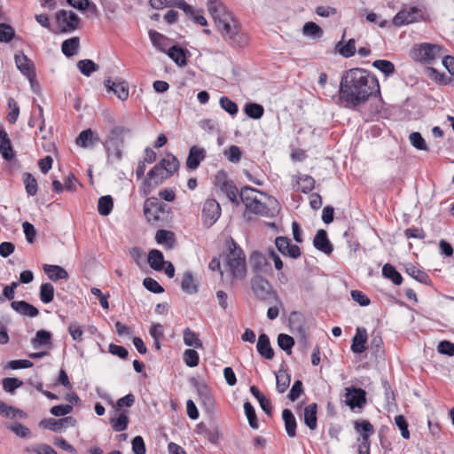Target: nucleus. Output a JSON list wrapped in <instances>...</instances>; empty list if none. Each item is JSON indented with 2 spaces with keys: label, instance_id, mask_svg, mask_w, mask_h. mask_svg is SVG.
Returning a JSON list of instances; mask_svg holds the SVG:
<instances>
[{
  "label": "nucleus",
  "instance_id": "1",
  "mask_svg": "<svg viewBox=\"0 0 454 454\" xmlns=\"http://www.w3.org/2000/svg\"><path fill=\"white\" fill-rule=\"evenodd\" d=\"M339 93L346 106L356 107L380 94L379 81L365 69L351 68L343 73Z\"/></svg>",
  "mask_w": 454,
  "mask_h": 454
},
{
  "label": "nucleus",
  "instance_id": "2",
  "mask_svg": "<svg viewBox=\"0 0 454 454\" xmlns=\"http://www.w3.org/2000/svg\"><path fill=\"white\" fill-rule=\"evenodd\" d=\"M131 129L124 126H113L103 142L107 156V163L113 165L122 160L125 147L124 137L129 135Z\"/></svg>",
  "mask_w": 454,
  "mask_h": 454
},
{
  "label": "nucleus",
  "instance_id": "3",
  "mask_svg": "<svg viewBox=\"0 0 454 454\" xmlns=\"http://www.w3.org/2000/svg\"><path fill=\"white\" fill-rule=\"evenodd\" d=\"M226 247L225 262L231 276L237 279L245 278L247 275V264L243 250L231 238L226 240Z\"/></svg>",
  "mask_w": 454,
  "mask_h": 454
},
{
  "label": "nucleus",
  "instance_id": "4",
  "mask_svg": "<svg viewBox=\"0 0 454 454\" xmlns=\"http://www.w3.org/2000/svg\"><path fill=\"white\" fill-rule=\"evenodd\" d=\"M216 27L224 41L231 46L243 47L247 43L246 35L240 33L239 24L232 16L222 20Z\"/></svg>",
  "mask_w": 454,
  "mask_h": 454
},
{
  "label": "nucleus",
  "instance_id": "5",
  "mask_svg": "<svg viewBox=\"0 0 454 454\" xmlns=\"http://www.w3.org/2000/svg\"><path fill=\"white\" fill-rule=\"evenodd\" d=\"M251 289L258 300L267 304L277 303L282 307L283 304L278 294L273 289L271 284L262 275L255 274L251 278Z\"/></svg>",
  "mask_w": 454,
  "mask_h": 454
},
{
  "label": "nucleus",
  "instance_id": "6",
  "mask_svg": "<svg viewBox=\"0 0 454 454\" xmlns=\"http://www.w3.org/2000/svg\"><path fill=\"white\" fill-rule=\"evenodd\" d=\"M442 51V47L438 44L422 43L413 46L411 56L417 62L431 65L440 58Z\"/></svg>",
  "mask_w": 454,
  "mask_h": 454
},
{
  "label": "nucleus",
  "instance_id": "7",
  "mask_svg": "<svg viewBox=\"0 0 454 454\" xmlns=\"http://www.w3.org/2000/svg\"><path fill=\"white\" fill-rule=\"evenodd\" d=\"M255 192H257L255 189L245 186L239 192V199L244 203L247 211L256 215H265L268 210L267 207L254 196Z\"/></svg>",
  "mask_w": 454,
  "mask_h": 454
},
{
  "label": "nucleus",
  "instance_id": "8",
  "mask_svg": "<svg viewBox=\"0 0 454 454\" xmlns=\"http://www.w3.org/2000/svg\"><path fill=\"white\" fill-rule=\"evenodd\" d=\"M157 163L148 173L147 176L143 181V192L149 194L153 188L161 184L165 180L170 177L168 172Z\"/></svg>",
  "mask_w": 454,
  "mask_h": 454
},
{
  "label": "nucleus",
  "instance_id": "9",
  "mask_svg": "<svg viewBox=\"0 0 454 454\" xmlns=\"http://www.w3.org/2000/svg\"><path fill=\"white\" fill-rule=\"evenodd\" d=\"M423 20L421 9L416 6L404 7L393 18V25L402 27Z\"/></svg>",
  "mask_w": 454,
  "mask_h": 454
},
{
  "label": "nucleus",
  "instance_id": "10",
  "mask_svg": "<svg viewBox=\"0 0 454 454\" xmlns=\"http://www.w3.org/2000/svg\"><path fill=\"white\" fill-rule=\"evenodd\" d=\"M55 19L62 33L74 31L80 23V18L72 11L60 10L55 14Z\"/></svg>",
  "mask_w": 454,
  "mask_h": 454
},
{
  "label": "nucleus",
  "instance_id": "11",
  "mask_svg": "<svg viewBox=\"0 0 454 454\" xmlns=\"http://www.w3.org/2000/svg\"><path fill=\"white\" fill-rule=\"evenodd\" d=\"M167 205L160 202L158 199L151 197L144 203V215L148 223H154L160 219V215L165 212Z\"/></svg>",
  "mask_w": 454,
  "mask_h": 454
},
{
  "label": "nucleus",
  "instance_id": "12",
  "mask_svg": "<svg viewBox=\"0 0 454 454\" xmlns=\"http://www.w3.org/2000/svg\"><path fill=\"white\" fill-rule=\"evenodd\" d=\"M221 215L220 204L215 199H207L202 208V220L206 227H211Z\"/></svg>",
  "mask_w": 454,
  "mask_h": 454
},
{
  "label": "nucleus",
  "instance_id": "13",
  "mask_svg": "<svg viewBox=\"0 0 454 454\" xmlns=\"http://www.w3.org/2000/svg\"><path fill=\"white\" fill-rule=\"evenodd\" d=\"M345 403L350 409L362 408L366 403L365 390L355 387L346 388Z\"/></svg>",
  "mask_w": 454,
  "mask_h": 454
},
{
  "label": "nucleus",
  "instance_id": "14",
  "mask_svg": "<svg viewBox=\"0 0 454 454\" xmlns=\"http://www.w3.org/2000/svg\"><path fill=\"white\" fill-rule=\"evenodd\" d=\"M15 63L18 67V69L26 75L31 83L33 82V79L35 76L34 68H33V63L31 60L26 56L23 51H19L14 56Z\"/></svg>",
  "mask_w": 454,
  "mask_h": 454
},
{
  "label": "nucleus",
  "instance_id": "15",
  "mask_svg": "<svg viewBox=\"0 0 454 454\" xmlns=\"http://www.w3.org/2000/svg\"><path fill=\"white\" fill-rule=\"evenodd\" d=\"M207 9L210 15L214 19L215 25L220 23L222 20L231 16V12H228L224 4L217 0H208Z\"/></svg>",
  "mask_w": 454,
  "mask_h": 454
},
{
  "label": "nucleus",
  "instance_id": "16",
  "mask_svg": "<svg viewBox=\"0 0 454 454\" xmlns=\"http://www.w3.org/2000/svg\"><path fill=\"white\" fill-rule=\"evenodd\" d=\"M313 246L318 251L325 253V254H331L333 251V247L327 237V232L320 229L317 231L314 239Z\"/></svg>",
  "mask_w": 454,
  "mask_h": 454
},
{
  "label": "nucleus",
  "instance_id": "17",
  "mask_svg": "<svg viewBox=\"0 0 454 454\" xmlns=\"http://www.w3.org/2000/svg\"><path fill=\"white\" fill-rule=\"evenodd\" d=\"M206 154L204 148L196 145L192 146L186 159V167L190 169L198 168L200 162L206 158Z\"/></svg>",
  "mask_w": 454,
  "mask_h": 454
},
{
  "label": "nucleus",
  "instance_id": "18",
  "mask_svg": "<svg viewBox=\"0 0 454 454\" xmlns=\"http://www.w3.org/2000/svg\"><path fill=\"white\" fill-rule=\"evenodd\" d=\"M104 84L108 92H110V91L114 92V95L121 101H124L128 98L129 89L125 85L124 82H118V81L114 82L111 80V78H108L105 81Z\"/></svg>",
  "mask_w": 454,
  "mask_h": 454
},
{
  "label": "nucleus",
  "instance_id": "19",
  "mask_svg": "<svg viewBox=\"0 0 454 454\" xmlns=\"http://www.w3.org/2000/svg\"><path fill=\"white\" fill-rule=\"evenodd\" d=\"M76 145L82 148H91L98 142H99V137L91 129L82 130L76 137Z\"/></svg>",
  "mask_w": 454,
  "mask_h": 454
},
{
  "label": "nucleus",
  "instance_id": "20",
  "mask_svg": "<svg viewBox=\"0 0 454 454\" xmlns=\"http://www.w3.org/2000/svg\"><path fill=\"white\" fill-rule=\"evenodd\" d=\"M250 263L254 273L260 274L268 271L270 264L266 257L259 251H254L250 255Z\"/></svg>",
  "mask_w": 454,
  "mask_h": 454
},
{
  "label": "nucleus",
  "instance_id": "21",
  "mask_svg": "<svg viewBox=\"0 0 454 454\" xmlns=\"http://www.w3.org/2000/svg\"><path fill=\"white\" fill-rule=\"evenodd\" d=\"M257 352L265 359L271 360L274 357V350L271 348L270 338L266 333H261L256 344Z\"/></svg>",
  "mask_w": 454,
  "mask_h": 454
},
{
  "label": "nucleus",
  "instance_id": "22",
  "mask_svg": "<svg viewBox=\"0 0 454 454\" xmlns=\"http://www.w3.org/2000/svg\"><path fill=\"white\" fill-rule=\"evenodd\" d=\"M367 341V332L365 328L357 327L356 333L352 339L351 350L355 354H361L365 350Z\"/></svg>",
  "mask_w": 454,
  "mask_h": 454
},
{
  "label": "nucleus",
  "instance_id": "23",
  "mask_svg": "<svg viewBox=\"0 0 454 454\" xmlns=\"http://www.w3.org/2000/svg\"><path fill=\"white\" fill-rule=\"evenodd\" d=\"M11 307L22 316L35 317L39 315L38 309L25 301H12Z\"/></svg>",
  "mask_w": 454,
  "mask_h": 454
},
{
  "label": "nucleus",
  "instance_id": "24",
  "mask_svg": "<svg viewBox=\"0 0 454 454\" xmlns=\"http://www.w3.org/2000/svg\"><path fill=\"white\" fill-rule=\"evenodd\" d=\"M305 320L301 314L294 311L289 317V325L292 331L296 332L301 339H306Z\"/></svg>",
  "mask_w": 454,
  "mask_h": 454
},
{
  "label": "nucleus",
  "instance_id": "25",
  "mask_svg": "<svg viewBox=\"0 0 454 454\" xmlns=\"http://www.w3.org/2000/svg\"><path fill=\"white\" fill-rule=\"evenodd\" d=\"M43 269L47 277L54 282L61 279L67 280L68 278L67 271L61 266L44 264Z\"/></svg>",
  "mask_w": 454,
  "mask_h": 454
},
{
  "label": "nucleus",
  "instance_id": "26",
  "mask_svg": "<svg viewBox=\"0 0 454 454\" xmlns=\"http://www.w3.org/2000/svg\"><path fill=\"white\" fill-rule=\"evenodd\" d=\"M317 404L310 403L304 408V424L310 429L315 430L317 427Z\"/></svg>",
  "mask_w": 454,
  "mask_h": 454
},
{
  "label": "nucleus",
  "instance_id": "27",
  "mask_svg": "<svg viewBox=\"0 0 454 454\" xmlns=\"http://www.w3.org/2000/svg\"><path fill=\"white\" fill-rule=\"evenodd\" d=\"M282 419L285 423V429L287 435L291 438L296 436L297 423L294 415L289 409H285L282 411Z\"/></svg>",
  "mask_w": 454,
  "mask_h": 454
},
{
  "label": "nucleus",
  "instance_id": "28",
  "mask_svg": "<svg viewBox=\"0 0 454 454\" xmlns=\"http://www.w3.org/2000/svg\"><path fill=\"white\" fill-rule=\"evenodd\" d=\"M167 54L178 67H183L186 66V51L179 46H171L168 50Z\"/></svg>",
  "mask_w": 454,
  "mask_h": 454
},
{
  "label": "nucleus",
  "instance_id": "29",
  "mask_svg": "<svg viewBox=\"0 0 454 454\" xmlns=\"http://www.w3.org/2000/svg\"><path fill=\"white\" fill-rule=\"evenodd\" d=\"M0 153L6 160H11L14 157L11 141L4 130H0Z\"/></svg>",
  "mask_w": 454,
  "mask_h": 454
},
{
  "label": "nucleus",
  "instance_id": "30",
  "mask_svg": "<svg viewBox=\"0 0 454 454\" xmlns=\"http://www.w3.org/2000/svg\"><path fill=\"white\" fill-rule=\"evenodd\" d=\"M182 290L188 294H194L198 292V284L191 271H185L181 282Z\"/></svg>",
  "mask_w": 454,
  "mask_h": 454
},
{
  "label": "nucleus",
  "instance_id": "31",
  "mask_svg": "<svg viewBox=\"0 0 454 454\" xmlns=\"http://www.w3.org/2000/svg\"><path fill=\"white\" fill-rule=\"evenodd\" d=\"M405 272L412 278L419 283L428 285L430 283V278L427 272L417 268L413 264H408L405 267Z\"/></svg>",
  "mask_w": 454,
  "mask_h": 454
},
{
  "label": "nucleus",
  "instance_id": "32",
  "mask_svg": "<svg viewBox=\"0 0 454 454\" xmlns=\"http://www.w3.org/2000/svg\"><path fill=\"white\" fill-rule=\"evenodd\" d=\"M148 263L154 270H161L166 263L163 254L158 249H152L148 254Z\"/></svg>",
  "mask_w": 454,
  "mask_h": 454
},
{
  "label": "nucleus",
  "instance_id": "33",
  "mask_svg": "<svg viewBox=\"0 0 454 454\" xmlns=\"http://www.w3.org/2000/svg\"><path fill=\"white\" fill-rule=\"evenodd\" d=\"M149 37L154 47L160 51H166V49L169 44V40L167 36L155 30H150Z\"/></svg>",
  "mask_w": 454,
  "mask_h": 454
},
{
  "label": "nucleus",
  "instance_id": "34",
  "mask_svg": "<svg viewBox=\"0 0 454 454\" xmlns=\"http://www.w3.org/2000/svg\"><path fill=\"white\" fill-rule=\"evenodd\" d=\"M197 391L200 400L206 409L207 411L212 410L214 408V401L208 387L206 385L201 384L197 387Z\"/></svg>",
  "mask_w": 454,
  "mask_h": 454
},
{
  "label": "nucleus",
  "instance_id": "35",
  "mask_svg": "<svg viewBox=\"0 0 454 454\" xmlns=\"http://www.w3.org/2000/svg\"><path fill=\"white\" fill-rule=\"evenodd\" d=\"M276 387L278 392L283 394L289 387L291 382V376L287 373L286 370H279L276 372Z\"/></svg>",
  "mask_w": 454,
  "mask_h": 454
},
{
  "label": "nucleus",
  "instance_id": "36",
  "mask_svg": "<svg viewBox=\"0 0 454 454\" xmlns=\"http://www.w3.org/2000/svg\"><path fill=\"white\" fill-rule=\"evenodd\" d=\"M382 275L384 278L390 279L395 285L399 286L403 282L402 275L396 270V269L389 264L386 263L382 268Z\"/></svg>",
  "mask_w": 454,
  "mask_h": 454
},
{
  "label": "nucleus",
  "instance_id": "37",
  "mask_svg": "<svg viewBox=\"0 0 454 454\" xmlns=\"http://www.w3.org/2000/svg\"><path fill=\"white\" fill-rule=\"evenodd\" d=\"M183 337L184 342L186 346L192 347L194 348H200L203 346L198 334L188 327L184 330Z\"/></svg>",
  "mask_w": 454,
  "mask_h": 454
},
{
  "label": "nucleus",
  "instance_id": "38",
  "mask_svg": "<svg viewBox=\"0 0 454 454\" xmlns=\"http://www.w3.org/2000/svg\"><path fill=\"white\" fill-rule=\"evenodd\" d=\"M79 45H80L79 38L72 37V38L65 40L62 43L61 50H62V52L64 55H66L67 57H72L77 52V51L79 49Z\"/></svg>",
  "mask_w": 454,
  "mask_h": 454
},
{
  "label": "nucleus",
  "instance_id": "39",
  "mask_svg": "<svg viewBox=\"0 0 454 454\" xmlns=\"http://www.w3.org/2000/svg\"><path fill=\"white\" fill-rule=\"evenodd\" d=\"M159 165L165 167L164 169L168 172V176H172L179 168V161L173 154H168V156L162 159Z\"/></svg>",
  "mask_w": 454,
  "mask_h": 454
},
{
  "label": "nucleus",
  "instance_id": "40",
  "mask_svg": "<svg viewBox=\"0 0 454 454\" xmlns=\"http://www.w3.org/2000/svg\"><path fill=\"white\" fill-rule=\"evenodd\" d=\"M51 333L46 330H39L36 332L35 338L32 339L31 343L35 348H39L42 346L51 344Z\"/></svg>",
  "mask_w": 454,
  "mask_h": 454
},
{
  "label": "nucleus",
  "instance_id": "41",
  "mask_svg": "<svg viewBox=\"0 0 454 454\" xmlns=\"http://www.w3.org/2000/svg\"><path fill=\"white\" fill-rule=\"evenodd\" d=\"M114 207V200L110 195H105L99 198L98 203V211L99 215L106 216L111 214Z\"/></svg>",
  "mask_w": 454,
  "mask_h": 454
},
{
  "label": "nucleus",
  "instance_id": "42",
  "mask_svg": "<svg viewBox=\"0 0 454 454\" xmlns=\"http://www.w3.org/2000/svg\"><path fill=\"white\" fill-rule=\"evenodd\" d=\"M336 49L344 58H350L356 53V41L355 39H349L345 44L339 42L336 45Z\"/></svg>",
  "mask_w": 454,
  "mask_h": 454
},
{
  "label": "nucleus",
  "instance_id": "43",
  "mask_svg": "<svg viewBox=\"0 0 454 454\" xmlns=\"http://www.w3.org/2000/svg\"><path fill=\"white\" fill-rule=\"evenodd\" d=\"M155 240L157 243L165 244L171 248L175 243L174 233L166 230H159L155 234Z\"/></svg>",
  "mask_w": 454,
  "mask_h": 454
},
{
  "label": "nucleus",
  "instance_id": "44",
  "mask_svg": "<svg viewBox=\"0 0 454 454\" xmlns=\"http://www.w3.org/2000/svg\"><path fill=\"white\" fill-rule=\"evenodd\" d=\"M244 111L246 114L254 120L260 119L264 114V108L257 103H248L245 106Z\"/></svg>",
  "mask_w": 454,
  "mask_h": 454
},
{
  "label": "nucleus",
  "instance_id": "45",
  "mask_svg": "<svg viewBox=\"0 0 454 454\" xmlns=\"http://www.w3.org/2000/svg\"><path fill=\"white\" fill-rule=\"evenodd\" d=\"M77 68L83 75L89 77L93 72L98 70V66L91 59H82L77 62Z\"/></svg>",
  "mask_w": 454,
  "mask_h": 454
},
{
  "label": "nucleus",
  "instance_id": "46",
  "mask_svg": "<svg viewBox=\"0 0 454 454\" xmlns=\"http://www.w3.org/2000/svg\"><path fill=\"white\" fill-rule=\"evenodd\" d=\"M25 189L28 196H35L37 192V181L28 172H25L22 176Z\"/></svg>",
  "mask_w": 454,
  "mask_h": 454
},
{
  "label": "nucleus",
  "instance_id": "47",
  "mask_svg": "<svg viewBox=\"0 0 454 454\" xmlns=\"http://www.w3.org/2000/svg\"><path fill=\"white\" fill-rule=\"evenodd\" d=\"M126 411H122L118 418H114L110 419V423L113 427V429L115 432H121L127 429L129 424V418L126 414Z\"/></svg>",
  "mask_w": 454,
  "mask_h": 454
},
{
  "label": "nucleus",
  "instance_id": "48",
  "mask_svg": "<svg viewBox=\"0 0 454 454\" xmlns=\"http://www.w3.org/2000/svg\"><path fill=\"white\" fill-rule=\"evenodd\" d=\"M305 35L312 38H320L323 35V29L315 22H306L302 27Z\"/></svg>",
  "mask_w": 454,
  "mask_h": 454
},
{
  "label": "nucleus",
  "instance_id": "49",
  "mask_svg": "<svg viewBox=\"0 0 454 454\" xmlns=\"http://www.w3.org/2000/svg\"><path fill=\"white\" fill-rule=\"evenodd\" d=\"M39 427H43L44 429H49L53 432H60L62 429H64V426L61 421V419H55L52 418L44 419L40 421Z\"/></svg>",
  "mask_w": 454,
  "mask_h": 454
},
{
  "label": "nucleus",
  "instance_id": "50",
  "mask_svg": "<svg viewBox=\"0 0 454 454\" xmlns=\"http://www.w3.org/2000/svg\"><path fill=\"white\" fill-rule=\"evenodd\" d=\"M68 4L79 10L85 11L89 9L90 12L96 13L98 12L97 5L90 0H67Z\"/></svg>",
  "mask_w": 454,
  "mask_h": 454
},
{
  "label": "nucleus",
  "instance_id": "51",
  "mask_svg": "<svg viewBox=\"0 0 454 454\" xmlns=\"http://www.w3.org/2000/svg\"><path fill=\"white\" fill-rule=\"evenodd\" d=\"M54 298V286L51 283H43L40 286V299L43 303H50Z\"/></svg>",
  "mask_w": 454,
  "mask_h": 454
},
{
  "label": "nucleus",
  "instance_id": "52",
  "mask_svg": "<svg viewBox=\"0 0 454 454\" xmlns=\"http://www.w3.org/2000/svg\"><path fill=\"white\" fill-rule=\"evenodd\" d=\"M372 67L379 69L386 76L395 73V66L391 61L386 59H377L372 62Z\"/></svg>",
  "mask_w": 454,
  "mask_h": 454
},
{
  "label": "nucleus",
  "instance_id": "53",
  "mask_svg": "<svg viewBox=\"0 0 454 454\" xmlns=\"http://www.w3.org/2000/svg\"><path fill=\"white\" fill-rule=\"evenodd\" d=\"M278 347L286 351L287 354H291L292 348L294 345V340L292 336L286 333H279L278 336Z\"/></svg>",
  "mask_w": 454,
  "mask_h": 454
},
{
  "label": "nucleus",
  "instance_id": "54",
  "mask_svg": "<svg viewBox=\"0 0 454 454\" xmlns=\"http://www.w3.org/2000/svg\"><path fill=\"white\" fill-rule=\"evenodd\" d=\"M244 411H245L247 419L248 420L249 426L254 429H257L259 427V424H258L255 410L250 402H246L244 403Z\"/></svg>",
  "mask_w": 454,
  "mask_h": 454
},
{
  "label": "nucleus",
  "instance_id": "55",
  "mask_svg": "<svg viewBox=\"0 0 454 454\" xmlns=\"http://www.w3.org/2000/svg\"><path fill=\"white\" fill-rule=\"evenodd\" d=\"M221 191L226 194V196L229 198V200L233 204H235V205L239 204V201H240L239 193L238 188L235 185V184L233 183V181L231 183H230L228 185H226L225 187H223Z\"/></svg>",
  "mask_w": 454,
  "mask_h": 454
},
{
  "label": "nucleus",
  "instance_id": "56",
  "mask_svg": "<svg viewBox=\"0 0 454 454\" xmlns=\"http://www.w3.org/2000/svg\"><path fill=\"white\" fill-rule=\"evenodd\" d=\"M355 428L361 434V438L364 435L370 437L374 433L373 426L368 420L356 421Z\"/></svg>",
  "mask_w": 454,
  "mask_h": 454
},
{
  "label": "nucleus",
  "instance_id": "57",
  "mask_svg": "<svg viewBox=\"0 0 454 454\" xmlns=\"http://www.w3.org/2000/svg\"><path fill=\"white\" fill-rule=\"evenodd\" d=\"M15 36V31L13 27L5 23H0V42L9 43Z\"/></svg>",
  "mask_w": 454,
  "mask_h": 454
},
{
  "label": "nucleus",
  "instance_id": "58",
  "mask_svg": "<svg viewBox=\"0 0 454 454\" xmlns=\"http://www.w3.org/2000/svg\"><path fill=\"white\" fill-rule=\"evenodd\" d=\"M298 184H300L299 190L302 193H308L313 190L315 186V179L308 175H303L299 177Z\"/></svg>",
  "mask_w": 454,
  "mask_h": 454
},
{
  "label": "nucleus",
  "instance_id": "59",
  "mask_svg": "<svg viewBox=\"0 0 454 454\" xmlns=\"http://www.w3.org/2000/svg\"><path fill=\"white\" fill-rule=\"evenodd\" d=\"M183 359L187 366L195 367L199 364L200 356L196 350L190 348L184 352Z\"/></svg>",
  "mask_w": 454,
  "mask_h": 454
},
{
  "label": "nucleus",
  "instance_id": "60",
  "mask_svg": "<svg viewBox=\"0 0 454 454\" xmlns=\"http://www.w3.org/2000/svg\"><path fill=\"white\" fill-rule=\"evenodd\" d=\"M410 142L412 146H414L418 150L427 151L428 148L427 146L425 139L422 137L419 132H412L409 136Z\"/></svg>",
  "mask_w": 454,
  "mask_h": 454
},
{
  "label": "nucleus",
  "instance_id": "61",
  "mask_svg": "<svg viewBox=\"0 0 454 454\" xmlns=\"http://www.w3.org/2000/svg\"><path fill=\"white\" fill-rule=\"evenodd\" d=\"M7 427L20 438H27L31 434L29 428L21 423L15 422L8 425Z\"/></svg>",
  "mask_w": 454,
  "mask_h": 454
},
{
  "label": "nucleus",
  "instance_id": "62",
  "mask_svg": "<svg viewBox=\"0 0 454 454\" xmlns=\"http://www.w3.org/2000/svg\"><path fill=\"white\" fill-rule=\"evenodd\" d=\"M223 153L228 160L232 163L239 162L242 157V152L238 145H231Z\"/></svg>",
  "mask_w": 454,
  "mask_h": 454
},
{
  "label": "nucleus",
  "instance_id": "63",
  "mask_svg": "<svg viewBox=\"0 0 454 454\" xmlns=\"http://www.w3.org/2000/svg\"><path fill=\"white\" fill-rule=\"evenodd\" d=\"M221 107L231 115L238 113V105L228 97H222L219 100Z\"/></svg>",
  "mask_w": 454,
  "mask_h": 454
},
{
  "label": "nucleus",
  "instance_id": "64",
  "mask_svg": "<svg viewBox=\"0 0 454 454\" xmlns=\"http://www.w3.org/2000/svg\"><path fill=\"white\" fill-rule=\"evenodd\" d=\"M27 452H35L37 454H58L57 451L48 444H38L35 447H27L25 449Z\"/></svg>",
  "mask_w": 454,
  "mask_h": 454
}]
</instances>
